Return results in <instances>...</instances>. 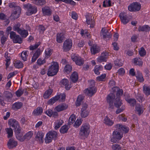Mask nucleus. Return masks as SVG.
<instances>
[{
    "mask_svg": "<svg viewBox=\"0 0 150 150\" xmlns=\"http://www.w3.org/2000/svg\"><path fill=\"white\" fill-rule=\"evenodd\" d=\"M115 98V94L114 93H110L107 97V103L108 105V108L110 110L113 109L114 106L119 108L122 104L120 98Z\"/></svg>",
    "mask_w": 150,
    "mask_h": 150,
    "instance_id": "1",
    "label": "nucleus"
},
{
    "mask_svg": "<svg viewBox=\"0 0 150 150\" xmlns=\"http://www.w3.org/2000/svg\"><path fill=\"white\" fill-rule=\"evenodd\" d=\"M10 126L14 128V131L15 132L16 137L17 139L21 140L22 137V134L21 129L18 121L15 119H10L8 121Z\"/></svg>",
    "mask_w": 150,
    "mask_h": 150,
    "instance_id": "2",
    "label": "nucleus"
},
{
    "mask_svg": "<svg viewBox=\"0 0 150 150\" xmlns=\"http://www.w3.org/2000/svg\"><path fill=\"white\" fill-rule=\"evenodd\" d=\"M59 65L57 62H54L49 67L47 71L48 76H53L56 75L58 72Z\"/></svg>",
    "mask_w": 150,
    "mask_h": 150,
    "instance_id": "3",
    "label": "nucleus"
},
{
    "mask_svg": "<svg viewBox=\"0 0 150 150\" xmlns=\"http://www.w3.org/2000/svg\"><path fill=\"white\" fill-rule=\"evenodd\" d=\"M57 136V132L54 131H50L46 134L45 138V142L46 144L49 143L51 142L53 139L55 140Z\"/></svg>",
    "mask_w": 150,
    "mask_h": 150,
    "instance_id": "4",
    "label": "nucleus"
},
{
    "mask_svg": "<svg viewBox=\"0 0 150 150\" xmlns=\"http://www.w3.org/2000/svg\"><path fill=\"white\" fill-rule=\"evenodd\" d=\"M90 126L88 124L82 125L79 131V135L83 137H87L90 133Z\"/></svg>",
    "mask_w": 150,
    "mask_h": 150,
    "instance_id": "5",
    "label": "nucleus"
},
{
    "mask_svg": "<svg viewBox=\"0 0 150 150\" xmlns=\"http://www.w3.org/2000/svg\"><path fill=\"white\" fill-rule=\"evenodd\" d=\"M23 6L24 8L27 9L28 11L26 13L27 15L28 16H30L33 14L35 13L37 11V8L30 4H24Z\"/></svg>",
    "mask_w": 150,
    "mask_h": 150,
    "instance_id": "6",
    "label": "nucleus"
},
{
    "mask_svg": "<svg viewBox=\"0 0 150 150\" xmlns=\"http://www.w3.org/2000/svg\"><path fill=\"white\" fill-rule=\"evenodd\" d=\"M10 34V38L12 40L13 43L19 44L22 43L23 39L19 35L16 34L15 32L11 31Z\"/></svg>",
    "mask_w": 150,
    "mask_h": 150,
    "instance_id": "7",
    "label": "nucleus"
},
{
    "mask_svg": "<svg viewBox=\"0 0 150 150\" xmlns=\"http://www.w3.org/2000/svg\"><path fill=\"white\" fill-rule=\"evenodd\" d=\"M72 45V42L71 39H67L64 42L63 49L64 52H67L70 50Z\"/></svg>",
    "mask_w": 150,
    "mask_h": 150,
    "instance_id": "8",
    "label": "nucleus"
},
{
    "mask_svg": "<svg viewBox=\"0 0 150 150\" xmlns=\"http://www.w3.org/2000/svg\"><path fill=\"white\" fill-rule=\"evenodd\" d=\"M140 8V4L137 2L132 3L128 7L129 10L130 11H138Z\"/></svg>",
    "mask_w": 150,
    "mask_h": 150,
    "instance_id": "9",
    "label": "nucleus"
},
{
    "mask_svg": "<svg viewBox=\"0 0 150 150\" xmlns=\"http://www.w3.org/2000/svg\"><path fill=\"white\" fill-rule=\"evenodd\" d=\"M121 22L124 25L126 24L130 21V18L127 16L125 12H122L119 15Z\"/></svg>",
    "mask_w": 150,
    "mask_h": 150,
    "instance_id": "10",
    "label": "nucleus"
},
{
    "mask_svg": "<svg viewBox=\"0 0 150 150\" xmlns=\"http://www.w3.org/2000/svg\"><path fill=\"white\" fill-rule=\"evenodd\" d=\"M101 31L102 34H100V35H103V38L104 39L108 38V40H109L111 37L112 34L110 32H109V30L103 28Z\"/></svg>",
    "mask_w": 150,
    "mask_h": 150,
    "instance_id": "11",
    "label": "nucleus"
},
{
    "mask_svg": "<svg viewBox=\"0 0 150 150\" xmlns=\"http://www.w3.org/2000/svg\"><path fill=\"white\" fill-rule=\"evenodd\" d=\"M17 142L12 138L10 139L7 144L8 148L10 149H12L16 147L17 145Z\"/></svg>",
    "mask_w": 150,
    "mask_h": 150,
    "instance_id": "12",
    "label": "nucleus"
},
{
    "mask_svg": "<svg viewBox=\"0 0 150 150\" xmlns=\"http://www.w3.org/2000/svg\"><path fill=\"white\" fill-rule=\"evenodd\" d=\"M88 88L84 90L85 94L90 96L93 95L96 92V89L95 88Z\"/></svg>",
    "mask_w": 150,
    "mask_h": 150,
    "instance_id": "13",
    "label": "nucleus"
},
{
    "mask_svg": "<svg viewBox=\"0 0 150 150\" xmlns=\"http://www.w3.org/2000/svg\"><path fill=\"white\" fill-rule=\"evenodd\" d=\"M68 105L65 103L60 104L57 106L55 109L58 112L64 110L68 108Z\"/></svg>",
    "mask_w": 150,
    "mask_h": 150,
    "instance_id": "14",
    "label": "nucleus"
},
{
    "mask_svg": "<svg viewBox=\"0 0 150 150\" xmlns=\"http://www.w3.org/2000/svg\"><path fill=\"white\" fill-rule=\"evenodd\" d=\"M116 127L118 129H120L121 131H122L125 133H128L129 130L128 127H127L125 126H123L120 124L116 125Z\"/></svg>",
    "mask_w": 150,
    "mask_h": 150,
    "instance_id": "15",
    "label": "nucleus"
},
{
    "mask_svg": "<svg viewBox=\"0 0 150 150\" xmlns=\"http://www.w3.org/2000/svg\"><path fill=\"white\" fill-rule=\"evenodd\" d=\"M86 22L87 24L90 25V28H93L95 25V22L91 18V17L88 16H86Z\"/></svg>",
    "mask_w": 150,
    "mask_h": 150,
    "instance_id": "16",
    "label": "nucleus"
},
{
    "mask_svg": "<svg viewBox=\"0 0 150 150\" xmlns=\"http://www.w3.org/2000/svg\"><path fill=\"white\" fill-rule=\"evenodd\" d=\"M91 51L92 54H95L100 51V48L98 46L94 45L91 47Z\"/></svg>",
    "mask_w": 150,
    "mask_h": 150,
    "instance_id": "17",
    "label": "nucleus"
},
{
    "mask_svg": "<svg viewBox=\"0 0 150 150\" xmlns=\"http://www.w3.org/2000/svg\"><path fill=\"white\" fill-rule=\"evenodd\" d=\"M135 109L139 115H140L143 113L144 109L143 108V105L139 103H137L136 105Z\"/></svg>",
    "mask_w": 150,
    "mask_h": 150,
    "instance_id": "18",
    "label": "nucleus"
},
{
    "mask_svg": "<svg viewBox=\"0 0 150 150\" xmlns=\"http://www.w3.org/2000/svg\"><path fill=\"white\" fill-rule=\"evenodd\" d=\"M61 83L63 86H65L66 90H69L70 88V86L69 85L68 80L67 79H64L61 81Z\"/></svg>",
    "mask_w": 150,
    "mask_h": 150,
    "instance_id": "19",
    "label": "nucleus"
},
{
    "mask_svg": "<svg viewBox=\"0 0 150 150\" xmlns=\"http://www.w3.org/2000/svg\"><path fill=\"white\" fill-rule=\"evenodd\" d=\"M42 11L44 15L50 16L52 14V11L48 7H45L42 8Z\"/></svg>",
    "mask_w": 150,
    "mask_h": 150,
    "instance_id": "20",
    "label": "nucleus"
},
{
    "mask_svg": "<svg viewBox=\"0 0 150 150\" xmlns=\"http://www.w3.org/2000/svg\"><path fill=\"white\" fill-rule=\"evenodd\" d=\"M22 106L23 103L21 102H16L13 104L12 109L16 110L21 108Z\"/></svg>",
    "mask_w": 150,
    "mask_h": 150,
    "instance_id": "21",
    "label": "nucleus"
},
{
    "mask_svg": "<svg viewBox=\"0 0 150 150\" xmlns=\"http://www.w3.org/2000/svg\"><path fill=\"white\" fill-rule=\"evenodd\" d=\"M41 53V51L39 49H38L34 54L32 58L31 61L32 62H34L38 57L39 56Z\"/></svg>",
    "mask_w": 150,
    "mask_h": 150,
    "instance_id": "22",
    "label": "nucleus"
},
{
    "mask_svg": "<svg viewBox=\"0 0 150 150\" xmlns=\"http://www.w3.org/2000/svg\"><path fill=\"white\" fill-rule=\"evenodd\" d=\"M84 99V96L81 95H79L76 99L75 102V105L77 107L79 106L83 102V100Z\"/></svg>",
    "mask_w": 150,
    "mask_h": 150,
    "instance_id": "23",
    "label": "nucleus"
},
{
    "mask_svg": "<svg viewBox=\"0 0 150 150\" xmlns=\"http://www.w3.org/2000/svg\"><path fill=\"white\" fill-rule=\"evenodd\" d=\"M150 30V27L148 25H145L143 26H139L138 28L139 31L148 32Z\"/></svg>",
    "mask_w": 150,
    "mask_h": 150,
    "instance_id": "24",
    "label": "nucleus"
},
{
    "mask_svg": "<svg viewBox=\"0 0 150 150\" xmlns=\"http://www.w3.org/2000/svg\"><path fill=\"white\" fill-rule=\"evenodd\" d=\"M59 99L60 97L59 96H56L49 100L47 102V103L48 105H52Z\"/></svg>",
    "mask_w": 150,
    "mask_h": 150,
    "instance_id": "25",
    "label": "nucleus"
},
{
    "mask_svg": "<svg viewBox=\"0 0 150 150\" xmlns=\"http://www.w3.org/2000/svg\"><path fill=\"white\" fill-rule=\"evenodd\" d=\"M33 135V133L30 131L27 133L22 138L21 137V141H23L25 139L27 140H29L31 137Z\"/></svg>",
    "mask_w": 150,
    "mask_h": 150,
    "instance_id": "26",
    "label": "nucleus"
},
{
    "mask_svg": "<svg viewBox=\"0 0 150 150\" xmlns=\"http://www.w3.org/2000/svg\"><path fill=\"white\" fill-rule=\"evenodd\" d=\"M44 134L42 132L38 131L35 138L36 139L38 140L40 142H43V138Z\"/></svg>",
    "mask_w": 150,
    "mask_h": 150,
    "instance_id": "27",
    "label": "nucleus"
},
{
    "mask_svg": "<svg viewBox=\"0 0 150 150\" xmlns=\"http://www.w3.org/2000/svg\"><path fill=\"white\" fill-rule=\"evenodd\" d=\"M64 37L63 33H57V41L59 43H62L64 39Z\"/></svg>",
    "mask_w": 150,
    "mask_h": 150,
    "instance_id": "28",
    "label": "nucleus"
},
{
    "mask_svg": "<svg viewBox=\"0 0 150 150\" xmlns=\"http://www.w3.org/2000/svg\"><path fill=\"white\" fill-rule=\"evenodd\" d=\"M43 109L41 107H38L35 109L33 112V114L36 115H40L42 112Z\"/></svg>",
    "mask_w": 150,
    "mask_h": 150,
    "instance_id": "29",
    "label": "nucleus"
},
{
    "mask_svg": "<svg viewBox=\"0 0 150 150\" xmlns=\"http://www.w3.org/2000/svg\"><path fill=\"white\" fill-rule=\"evenodd\" d=\"M71 78V81L73 83H75L78 80V73L76 72H74L72 74Z\"/></svg>",
    "mask_w": 150,
    "mask_h": 150,
    "instance_id": "30",
    "label": "nucleus"
},
{
    "mask_svg": "<svg viewBox=\"0 0 150 150\" xmlns=\"http://www.w3.org/2000/svg\"><path fill=\"white\" fill-rule=\"evenodd\" d=\"M33 3L37 5L42 6L46 4L45 0H31Z\"/></svg>",
    "mask_w": 150,
    "mask_h": 150,
    "instance_id": "31",
    "label": "nucleus"
},
{
    "mask_svg": "<svg viewBox=\"0 0 150 150\" xmlns=\"http://www.w3.org/2000/svg\"><path fill=\"white\" fill-rule=\"evenodd\" d=\"M21 26V24L20 23H16L14 25L13 28V30L18 33L20 31V30L22 29L20 28Z\"/></svg>",
    "mask_w": 150,
    "mask_h": 150,
    "instance_id": "32",
    "label": "nucleus"
},
{
    "mask_svg": "<svg viewBox=\"0 0 150 150\" xmlns=\"http://www.w3.org/2000/svg\"><path fill=\"white\" fill-rule=\"evenodd\" d=\"M16 12V11H14L12 13L11 16L9 17L11 20L14 21L19 17L20 13H18Z\"/></svg>",
    "mask_w": 150,
    "mask_h": 150,
    "instance_id": "33",
    "label": "nucleus"
},
{
    "mask_svg": "<svg viewBox=\"0 0 150 150\" xmlns=\"http://www.w3.org/2000/svg\"><path fill=\"white\" fill-rule=\"evenodd\" d=\"M136 76L138 81L140 82H142L144 81V79L142 75V73L139 71H137Z\"/></svg>",
    "mask_w": 150,
    "mask_h": 150,
    "instance_id": "34",
    "label": "nucleus"
},
{
    "mask_svg": "<svg viewBox=\"0 0 150 150\" xmlns=\"http://www.w3.org/2000/svg\"><path fill=\"white\" fill-rule=\"evenodd\" d=\"M18 33L20 34L22 37L24 38H26L28 35V32L27 30L22 29Z\"/></svg>",
    "mask_w": 150,
    "mask_h": 150,
    "instance_id": "35",
    "label": "nucleus"
},
{
    "mask_svg": "<svg viewBox=\"0 0 150 150\" xmlns=\"http://www.w3.org/2000/svg\"><path fill=\"white\" fill-rule=\"evenodd\" d=\"M103 69V67L102 65L95 66L94 69V71L95 74L97 75L100 74V73L99 71L102 70Z\"/></svg>",
    "mask_w": 150,
    "mask_h": 150,
    "instance_id": "36",
    "label": "nucleus"
},
{
    "mask_svg": "<svg viewBox=\"0 0 150 150\" xmlns=\"http://www.w3.org/2000/svg\"><path fill=\"white\" fill-rule=\"evenodd\" d=\"M3 95L8 100L11 99L13 97L12 94L11 93V92L8 91H5L4 92Z\"/></svg>",
    "mask_w": 150,
    "mask_h": 150,
    "instance_id": "37",
    "label": "nucleus"
},
{
    "mask_svg": "<svg viewBox=\"0 0 150 150\" xmlns=\"http://www.w3.org/2000/svg\"><path fill=\"white\" fill-rule=\"evenodd\" d=\"M104 121V123L108 126H111L114 123L107 116L105 117Z\"/></svg>",
    "mask_w": 150,
    "mask_h": 150,
    "instance_id": "38",
    "label": "nucleus"
},
{
    "mask_svg": "<svg viewBox=\"0 0 150 150\" xmlns=\"http://www.w3.org/2000/svg\"><path fill=\"white\" fill-rule=\"evenodd\" d=\"M113 136H114V137L117 138L119 140L121 139L123 137L122 135H121L119 132L117 131H114L113 133Z\"/></svg>",
    "mask_w": 150,
    "mask_h": 150,
    "instance_id": "39",
    "label": "nucleus"
},
{
    "mask_svg": "<svg viewBox=\"0 0 150 150\" xmlns=\"http://www.w3.org/2000/svg\"><path fill=\"white\" fill-rule=\"evenodd\" d=\"M135 97L139 102L142 103L144 100V98L143 97V95L140 93H137Z\"/></svg>",
    "mask_w": 150,
    "mask_h": 150,
    "instance_id": "40",
    "label": "nucleus"
},
{
    "mask_svg": "<svg viewBox=\"0 0 150 150\" xmlns=\"http://www.w3.org/2000/svg\"><path fill=\"white\" fill-rule=\"evenodd\" d=\"M52 90L49 89L46 91L43 95V97L45 99L48 98L52 93Z\"/></svg>",
    "mask_w": 150,
    "mask_h": 150,
    "instance_id": "41",
    "label": "nucleus"
},
{
    "mask_svg": "<svg viewBox=\"0 0 150 150\" xmlns=\"http://www.w3.org/2000/svg\"><path fill=\"white\" fill-rule=\"evenodd\" d=\"M72 69V67L69 64L66 65L64 69V71L67 73H69L71 72Z\"/></svg>",
    "mask_w": 150,
    "mask_h": 150,
    "instance_id": "42",
    "label": "nucleus"
},
{
    "mask_svg": "<svg viewBox=\"0 0 150 150\" xmlns=\"http://www.w3.org/2000/svg\"><path fill=\"white\" fill-rule=\"evenodd\" d=\"M76 120L75 115H71L69 117L68 124L69 125H71Z\"/></svg>",
    "mask_w": 150,
    "mask_h": 150,
    "instance_id": "43",
    "label": "nucleus"
},
{
    "mask_svg": "<svg viewBox=\"0 0 150 150\" xmlns=\"http://www.w3.org/2000/svg\"><path fill=\"white\" fill-rule=\"evenodd\" d=\"M131 106H134L136 104V101L134 99L130 98L126 100Z\"/></svg>",
    "mask_w": 150,
    "mask_h": 150,
    "instance_id": "44",
    "label": "nucleus"
},
{
    "mask_svg": "<svg viewBox=\"0 0 150 150\" xmlns=\"http://www.w3.org/2000/svg\"><path fill=\"white\" fill-rule=\"evenodd\" d=\"M143 91L144 93L146 96H148L150 94V88L146 86H144L143 87Z\"/></svg>",
    "mask_w": 150,
    "mask_h": 150,
    "instance_id": "45",
    "label": "nucleus"
},
{
    "mask_svg": "<svg viewBox=\"0 0 150 150\" xmlns=\"http://www.w3.org/2000/svg\"><path fill=\"white\" fill-rule=\"evenodd\" d=\"M6 131L8 134L7 137L8 138L11 137L13 136V131L12 129L11 128H7Z\"/></svg>",
    "mask_w": 150,
    "mask_h": 150,
    "instance_id": "46",
    "label": "nucleus"
},
{
    "mask_svg": "<svg viewBox=\"0 0 150 150\" xmlns=\"http://www.w3.org/2000/svg\"><path fill=\"white\" fill-rule=\"evenodd\" d=\"M52 52L51 49H47L45 50V58H48L52 54Z\"/></svg>",
    "mask_w": 150,
    "mask_h": 150,
    "instance_id": "47",
    "label": "nucleus"
},
{
    "mask_svg": "<svg viewBox=\"0 0 150 150\" xmlns=\"http://www.w3.org/2000/svg\"><path fill=\"white\" fill-rule=\"evenodd\" d=\"M68 126L67 125L62 126L60 129V131L61 133L64 134L67 133L68 129Z\"/></svg>",
    "mask_w": 150,
    "mask_h": 150,
    "instance_id": "48",
    "label": "nucleus"
},
{
    "mask_svg": "<svg viewBox=\"0 0 150 150\" xmlns=\"http://www.w3.org/2000/svg\"><path fill=\"white\" fill-rule=\"evenodd\" d=\"M111 6V1L110 0H106L103 1V7H110Z\"/></svg>",
    "mask_w": 150,
    "mask_h": 150,
    "instance_id": "49",
    "label": "nucleus"
},
{
    "mask_svg": "<svg viewBox=\"0 0 150 150\" xmlns=\"http://www.w3.org/2000/svg\"><path fill=\"white\" fill-rule=\"evenodd\" d=\"M134 62L135 64L139 66L142 65L143 62L140 58H135L134 59Z\"/></svg>",
    "mask_w": 150,
    "mask_h": 150,
    "instance_id": "50",
    "label": "nucleus"
},
{
    "mask_svg": "<svg viewBox=\"0 0 150 150\" xmlns=\"http://www.w3.org/2000/svg\"><path fill=\"white\" fill-rule=\"evenodd\" d=\"M75 63L77 65L81 66L84 63L83 60L80 57L78 60L76 61Z\"/></svg>",
    "mask_w": 150,
    "mask_h": 150,
    "instance_id": "51",
    "label": "nucleus"
},
{
    "mask_svg": "<svg viewBox=\"0 0 150 150\" xmlns=\"http://www.w3.org/2000/svg\"><path fill=\"white\" fill-rule=\"evenodd\" d=\"M81 116L83 118H85L89 114V112L88 110L84 111H81Z\"/></svg>",
    "mask_w": 150,
    "mask_h": 150,
    "instance_id": "52",
    "label": "nucleus"
},
{
    "mask_svg": "<svg viewBox=\"0 0 150 150\" xmlns=\"http://www.w3.org/2000/svg\"><path fill=\"white\" fill-rule=\"evenodd\" d=\"M123 90L122 89H118L117 88V90L116 93V98H120V97L122 95Z\"/></svg>",
    "mask_w": 150,
    "mask_h": 150,
    "instance_id": "53",
    "label": "nucleus"
},
{
    "mask_svg": "<svg viewBox=\"0 0 150 150\" xmlns=\"http://www.w3.org/2000/svg\"><path fill=\"white\" fill-rule=\"evenodd\" d=\"M23 91L21 88L19 89L16 92V94L18 97H20L23 93Z\"/></svg>",
    "mask_w": 150,
    "mask_h": 150,
    "instance_id": "54",
    "label": "nucleus"
},
{
    "mask_svg": "<svg viewBox=\"0 0 150 150\" xmlns=\"http://www.w3.org/2000/svg\"><path fill=\"white\" fill-rule=\"evenodd\" d=\"M66 3L70 4L71 5H74L76 4V3L72 0H60Z\"/></svg>",
    "mask_w": 150,
    "mask_h": 150,
    "instance_id": "55",
    "label": "nucleus"
},
{
    "mask_svg": "<svg viewBox=\"0 0 150 150\" xmlns=\"http://www.w3.org/2000/svg\"><path fill=\"white\" fill-rule=\"evenodd\" d=\"M23 65L22 63L21 62L17 61L15 64L14 65L16 67L18 68H20L23 67Z\"/></svg>",
    "mask_w": 150,
    "mask_h": 150,
    "instance_id": "56",
    "label": "nucleus"
},
{
    "mask_svg": "<svg viewBox=\"0 0 150 150\" xmlns=\"http://www.w3.org/2000/svg\"><path fill=\"white\" fill-rule=\"evenodd\" d=\"M112 148L113 150H120L121 147L120 145L118 144H115L112 146Z\"/></svg>",
    "mask_w": 150,
    "mask_h": 150,
    "instance_id": "57",
    "label": "nucleus"
},
{
    "mask_svg": "<svg viewBox=\"0 0 150 150\" xmlns=\"http://www.w3.org/2000/svg\"><path fill=\"white\" fill-rule=\"evenodd\" d=\"M98 61L99 62H105L106 61V57L101 55L98 58Z\"/></svg>",
    "mask_w": 150,
    "mask_h": 150,
    "instance_id": "58",
    "label": "nucleus"
},
{
    "mask_svg": "<svg viewBox=\"0 0 150 150\" xmlns=\"http://www.w3.org/2000/svg\"><path fill=\"white\" fill-rule=\"evenodd\" d=\"M87 104L86 103H82V108L81 109V111L88 110Z\"/></svg>",
    "mask_w": 150,
    "mask_h": 150,
    "instance_id": "59",
    "label": "nucleus"
},
{
    "mask_svg": "<svg viewBox=\"0 0 150 150\" xmlns=\"http://www.w3.org/2000/svg\"><path fill=\"white\" fill-rule=\"evenodd\" d=\"M46 62L45 60V59H42L41 58H39L37 61V63L39 65H42Z\"/></svg>",
    "mask_w": 150,
    "mask_h": 150,
    "instance_id": "60",
    "label": "nucleus"
},
{
    "mask_svg": "<svg viewBox=\"0 0 150 150\" xmlns=\"http://www.w3.org/2000/svg\"><path fill=\"white\" fill-rule=\"evenodd\" d=\"M63 121L62 120H59L57 123L56 124L55 126V129H57L59 128L62 125Z\"/></svg>",
    "mask_w": 150,
    "mask_h": 150,
    "instance_id": "61",
    "label": "nucleus"
},
{
    "mask_svg": "<svg viewBox=\"0 0 150 150\" xmlns=\"http://www.w3.org/2000/svg\"><path fill=\"white\" fill-rule=\"evenodd\" d=\"M140 55L141 56H143L146 54V52L144 48L142 47L141 48V50L139 51Z\"/></svg>",
    "mask_w": 150,
    "mask_h": 150,
    "instance_id": "62",
    "label": "nucleus"
},
{
    "mask_svg": "<svg viewBox=\"0 0 150 150\" xmlns=\"http://www.w3.org/2000/svg\"><path fill=\"white\" fill-rule=\"evenodd\" d=\"M81 123L82 122L81 120L77 119L74 124V126L76 127H77L79 126Z\"/></svg>",
    "mask_w": 150,
    "mask_h": 150,
    "instance_id": "63",
    "label": "nucleus"
},
{
    "mask_svg": "<svg viewBox=\"0 0 150 150\" xmlns=\"http://www.w3.org/2000/svg\"><path fill=\"white\" fill-rule=\"evenodd\" d=\"M114 63L116 66L119 67L122 65V63L120 62L119 60L117 59L114 61Z\"/></svg>",
    "mask_w": 150,
    "mask_h": 150,
    "instance_id": "64",
    "label": "nucleus"
}]
</instances>
